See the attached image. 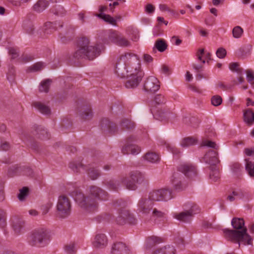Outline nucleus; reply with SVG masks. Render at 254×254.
Masks as SVG:
<instances>
[{
	"label": "nucleus",
	"instance_id": "f257e3e1",
	"mask_svg": "<svg viewBox=\"0 0 254 254\" xmlns=\"http://www.w3.org/2000/svg\"><path fill=\"white\" fill-rule=\"evenodd\" d=\"M71 196L74 199L78 206L86 212H92L98 207V200H106L109 194L101 188L92 186L90 187L88 195L85 196L79 189H76L70 192Z\"/></svg>",
	"mask_w": 254,
	"mask_h": 254
},
{
	"label": "nucleus",
	"instance_id": "1a4fd4ad",
	"mask_svg": "<svg viewBox=\"0 0 254 254\" xmlns=\"http://www.w3.org/2000/svg\"><path fill=\"white\" fill-rule=\"evenodd\" d=\"M154 201H166L173 197L171 190L162 189L154 190L149 193Z\"/></svg>",
	"mask_w": 254,
	"mask_h": 254
},
{
	"label": "nucleus",
	"instance_id": "0eeeda50",
	"mask_svg": "<svg viewBox=\"0 0 254 254\" xmlns=\"http://www.w3.org/2000/svg\"><path fill=\"white\" fill-rule=\"evenodd\" d=\"M49 241L50 236L47 231L44 229L34 230L30 233L28 237L29 245L37 247H45Z\"/></svg>",
	"mask_w": 254,
	"mask_h": 254
},
{
	"label": "nucleus",
	"instance_id": "4be33fe9",
	"mask_svg": "<svg viewBox=\"0 0 254 254\" xmlns=\"http://www.w3.org/2000/svg\"><path fill=\"white\" fill-rule=\"evenodd\" d=\"M153 254H175V249L173 246L167 245L156 250Z\"/></svg>",
	"mask_w": 254,
	"mask_h": 254
},
{
	"label": "nucleus",
	"instance_id": "5701e85b",
	"mask_svg": "<svg viewBox=\"0 0 254 254\" xmlns=\"http://www.w3.org/2000/svg\"><path fill=\"white\" fill-rule=\"evenodd\" d=\"M127 216H128V211L127 210H121L116 218L117 223L119 225H124L126 224Z\"/></svg>",
	"mask_w": 254,
	"mask_h": 254
},
{
	"label": "nucleus",
	"instance_id": "a211bd4d",
	"mask_svg": "<svg viewBox=\"0 0 254 254\" xmlns=\"http://www.w3.org/2000/svg\"><path fill=\"white\" fill-rule=\"evenodd\" d=\"M108 239L106 236L102 233L97 234L92 242L93 246L98 248H103L107 245Z\"/></svg>",
	"mask_w": 254,
	"mask_h": 254
},
{
	"label": "nucleus",
	"instance_id": "13d9d810",
	"mask_svg": "<svg viewBox=\"0 0 254 254\" xmlns=\"http://www.w3.org/2000/svg\"><path fill=\"white\" fill-rule=\"evenodd\" d=\"M159 8L160 10L162 11H167L173 15L176 14L175 11L171 9L166 4H161L159 5Z\"/></svg>",
	"mask_w": 254,
	"mask_h": 254
},
{
	"label": "nucleus",
	"instance_id": "39448f33",
	"mask_svg": "<svg viewBox=\"0 0 254 254\" xmlns=\"http://www.w3.org/2000/svg\"><path fill=\"white\" fill-rule=\"evenodd\" d=\"M196 175V169L191 164L184 163L180 165L178 167V172H175L173 174L171 180L174 189L177 190H181L185 188V185L184 184V175L188 178L192 179Z\"/></svg>",
	"mask_w": 254,
	"mask_h": 254
},
{
	"label": "nucleus",
	"instance_id": "a19ab883",
	"mask_svg": "<svg viewBox=\"0 0 254 254\" xmlns=\"http://www.w3.org/2000/svg\"><path fill=\"white\" fill-rule=\"evenodd\" d=\"M210 178L213 181L216 182L219 179V171L218 169L215 165L211 167V172H210Z\"/></svg>",
	"mask_w": 254,
	"mask_h": 254
},
{
	"label": "nucleus",
	"instance_id": "864d4df0",
	"mask_svg": "<svg viewBox=\"0 0 254 254\" xmlns=\"http://www.w3.org/2000/svg\"><path fill=\"white\" fill-rule=\"evenodd\" d=\"M154 100L158 105L164 104L166 101L164 96L161 94L156 95L154 97Z\"/></svg>",
	"mask_w": 254,
	"mask_h": 254
},
{
	"label": "nucleus",
	"instance_id": "cd10ccee",
	"mask_svg": "<svg viewBox=\"0 0 254 254\" xmlns=\"http://www.w3.org/2000/svg\"><path fill=\"white\" fill-rule=\"evenodd\" d=\"M183 122L186 124L190 126L193 128H197L199 124V120L195 117H191L190 118L186 117L183 119Z\"/></svg>",
	"mask_w": 254,
	"mask_h": 254
},
{
	"label": "nucleus",
	"instance_id": "f03ea898",
	"mask_svg": "<svg viewBox=\"0 0 254 254\" xmlns=\"http://www.w3.org/2000/svg\"><path fill=\"white\" fill-rule=\"evenodd\" d=\"M231 224L235 230H223L225 237L227 240L238 243L239 246L241 244H252V238L247 233V229L244 227L245 222L243 219L233 218Z\"/></svg>",
	"mask_w": 254,
	"mask_h": 254
},
{
	"label": "nucleus",
	"instance_id": "6e6d98bb",
	"mask_svg": "<svg viewBox=\"0 0 254 254\" xmlns=\"http://www.w3.org/2000/svg\"><path fill=\"white\" fill-rule=\"evenodd\" d=\"M6 224V212L0 209V227H3Z\"/></svg>",
	"mask_w": 254,
	"mask_h": 254
},
{
	"label": "nucleus",
	"instance_id": "9b49d317",
	"mask_svg": "<svg viewBox=\"0 0 254 254\" xmlns=\"http://www.w3.org/2000/svg\"><path fill=\"white\" fill-rule=\"evenodd\" d=\"M108 38L111 42L120 47H127L130 45V42L127 38L115 31L110 33Z\"/></svg>",
	"mask_w": 254,
	"mask_h": 254
},
{
	"label": "nucleus",
	"instance_id": "0e129e2a",
	"mask_svg": "<svg viewBox=\"0 0 254 254\" xmlns=\"http://www.w3.org/2000/svg\"><path fill=\"white\" fill-rule=\"evenodd\" d=\"M232 194L236 198L241 199L244 196V192L241 190H236L232 191Z\"/></svg>",
	"mask_w": 254,
	"mask_h": 254
},
{
	"label": "nucleus",
	"instance_id": "dca6fc26",
	"mask_svg": "<svg viewBox=\"0 0 254 254\" xmlns=\"http://www.w3.org/2000/svg\"><path fill=\"white\" fill-rule=\"evenodd\" d=\"M143 72H138L137 74L128 75L126 76L128 78L127 81L125 86L127 88H133L138 86L143 76Z\"/></svg>",
	"mask_w": 254,
	"mask_h": 254
},
{
	"label": "nucleus",
	"instance_id": "20e7f679",
	"mask_svg": "<svg viewBox=\"0 0 254 254\" xmlns=\"http://www.w3.org/2000/svg\"><path fill=\"white\" fill-rule=\"evenodd\" d=\"M77 44L78 49L73 55V57L76 59L93 60L100 55V49L97 45H92L87 37L80 38Z\"/></svg>",
	"mask_w": 254,
	"mask_h": 254
},
{
	"label": "nucleus",
	"instance_id": "8fccbe9b",
	"mask_svg": "<svg viewBox=\"0 0 254 254\" xmlns=\"http://www.w3.org/2000/svg\"><path fill=\"white\" fill-rule=\"evenodd\" d=\"M243 32V29L239 26H235L232 30L233 36L235 38H240Z\"/></svg>",
	"mask_w": 254,
	"mask_h": 254
},
{
	"label": "nucleus",
	"instance_id": "680f3d73",
	"mask_svg": "<svg viewBox=\"0 0 254 254\" xmlns=\"http://www.w3.org/2000/svg\"><path fill=\"white\" fill-rule=\"evenodd\" d=\"M216 54L219 58L222 59L225 57L226 51L223 48H220L217 50Z\"/></svg>",
	"mask_w": 254,
	"mask_h": 254
},
{
	"label": "nucleus",
	"instance_id": "7ed1b4c3",
	"mask_svg": "<svg viewBox=\"0 0 254 254\" xmlns=\"http://www.w3.org/2000/svg\"><path fill=\"white\" fill-rule=\"evenodd\" d=\"M139 60L136 55L127 53L122 55L116 63L115 72L121 78H125L128 75H132L138 72H143L140 70Z\"/></svg>",
	"mask_w": 254,
	"mask_h": 254
},
{
	"label": "nucleus",
	"instance_id": "4c0bfd02",
	"mask_svg": "<svg viewBox=\"0 0 254 254\" xmlns=\"http://www.w3.org/2000/svg\"><path fill=\"white\" fill-rule=\"evenodd\" d=\"M52 82V80L50 79H47L42 81L39 86V91L45 93L48 92Z\"/></svg>",
	"mask_w": 254,
	"mask_h": 254
},
{
	"label": "nucleus",
	"instance_id": "2f4dec72",
	"mask_svg": "<svg viewBox=\"0 0 254 254\" xmlns=\"http://www.w3.org/2000/svg\"><path fill=\"white\" fill-rule=\"evenodd\" d=\"M97 17L103 19L105 22L108 24H112L113 25H117L116 19L110 15L105 14L104 13H100L96 15Z\"/></svg>",
	"mask_w": 254,
	"mask_h": 254
},
{
	"label": "nucleus",
	"instance_id": "ddd939ff",
	"mask_svg": "<svg viewBox=\"0 0 254 254\" xmlns=\"http://www.w3.org/2000/svg\"><path fill=\"white\" fill-rule=\"evenodd\" d=\"M134 138L130 136L127 138L126 144L122 148V152L125 154H131L135 155L138 154L141 150L140 147L133 143Z\"/></svg>",
	"mask_w": 254,
	"mask_h": 254
},
{
	"label": "nucleus",
	"instance_id": "2eb2a0df",
	"mask_svg": "<svg viewBox=\"0 0 254 254\" xmlns=\"http://www.w3.org/2000/svg\"><path fill=\"white\" fill-rule=\"evenodd\" d=\"M12 228L14 233L19 235L24 232L25 221L20 217L14 216L11 219Z\"/></svg>",
	"mask_w": 254,
	"mask_h": 254
},
{
	"label": "nucleus",
	"instance_id": "052dcab7",
	"mask_svg": "<svg viewBox=\"0 0 254 254\" xmlns=\"http://www.w3.org/2000/svg\"><path fill=\"white\" fill-rule=\"evenodd\" d=\"M65 251L69 254H72L76 251L75 246L74 244H69L65 247Z\"/></svg>",
	"mask_w": 254,
	"mask_h": 254
},
{
	"label": "nucleus",
	"instance_id": "f3484780",
	"mask_svg": "<svg viewBox=\"0 0 254 254\" xmlns=\"http://www.w3.org/2000/svg\"><path fill=\"white\" fill-rule=\"evenodd\" d=\"M155 117L161 121L172 120L176 117L175 115L165 108L158 109L155 114Z\"/></svg>",
	"mask_w": 254,
	"mask_h": 254
},
{
	"label": "nucleus",
	"instance_id": "5fc2aeb1",
	"mask_svg": "<svg viewBox=\"0 0 254 254\" xmlns=\"http://www.w3.org/2000/svg\"><path fill=\"white\" fill-rule=\"evenodd\" d=\"M222 98L219 95H214L211 98V103L214 106H218L221 104Z\"/></svg>",
	"mask_w": 254,
	"mask_h": 254
},
{
	"label": "nucleus",
	"instance_id": "e2e57ef3",
	"mask_svg": "<svg viewBox=\"0 0 254 254\" xmlns=\"http://www.w3.org/2000/svg\"><path fill=\"white\" fill-rule=\"evenodd\" d=\"M34 58L30 55H24L22 56L20 58V61L22 63H27L32 61Z\"/></svg>",
	"mask_w": 254,
	"mask_h": 254
},
{
	"label": "nucleus",
	"instance_id": "7c9ffc66",
	"mask_svg": "<svg viewBox=\"0 0 254 254\" xmlns=\"http://www.w3.org/2000/svg\"><path fill=\"white\" fill-rule=\"evenodd\" d=\"M144 159L149 162L155 163L160 160V157L158 154L155 152H150L147 153L144 156Z\"/></svg>",
	"mask_w": 254,
	"mask_h": 254
},
{
	"label": "nucleus",
	"instance_id": "338daca9",
	"mask_svg": "<svg viewBox=\"0 0 254 254\" xmlns=\"http://www.w3.org/2000/svg\"><path fill=\"white\" fill-rule=\"evenodd\" d=\"M10 148V144L6 141L1 142L0 144V150L7 151Z\"/></svg>",
	"mask_w": 254,
	"mask_h": 254
},
{
	"label": "nucleus",
	"instance_id": "6ab92c4d",
	"mask_svg": "<svg viewBox=\"0 0 254 254\" xmlns=\"http://www.w3.org/2000/svg\"><path fill=\"white\" fill-rule=\"evenodd\" d=\"M217 151L210 150L204 156V159L206 163L212 166L215 165L219 162Z\"/></svg>",
	"mask_w": 254,
	"mask_h": 254
},
{
	"label": "nucleus",
	"instance_id": "c9c22d12",
	"mask_svg": "<svg viewBox=\"0 0 254 254\" xmlns=\"http://www.w3.org/2000/svg\"><path fill=\"white\" fill-rule=\"evenodd\" d=\"M161 145H164L166 146L167 150L171 152L174 155H178L180 153V151L173 144L167 142L165 140H162L160 142Z\"/></svg>",
	"mask_w": 254,
	"mask_h": 254
},
{
	"label": "nucleus",
	"instance_id": "423d86ee",
	"mask_svg": "<svg viewBox=\"0 0 254 254\" xmlns=\"http://www.w3.org/2000/svg\"><path fill=\"white\" fill-rule=\"evenodd\" d=\"M154 202L149 193L141 197L137 203V212L145 216L149 215L154 218L164 217L165 213L154 208Z\"/></svg>",
	"mask_w": 254,
	"mask_h": 254
},
{
	"label": "nucleus",
	"instance_id": "ea45409f",
	"mask_svg": "<svg viewBox=\"0 0 254 254\" xmlns=\"http://www.w3.org/2000/svg\"><path fill=\"white\" fill-rule=\"evenodd\" d=\"M80 116L84 120H89L92 117V113L89 108H83L80 113Z\"/></svg>",
	"mask_w": 254,
	"mask_h": 254
},
{
	"label": "nucleus",
	"instance_id": "4468645a",
	"mask_svg": "<svg viewBox=\"0 0 254 254\" xmlns=\"http://www.w3.org/2000/svg\"><path fill=\"white\" fill-rule=\"evenodd\" d=\"M131 248L123 242L114 243L111 250V254H131Z\"/></svg>",
	"mask_w": 254,
	"mask_h": 254
},
{
	"label": "nucleus",
	"instance_id": "774afa93",
	"mask_svg": "<svg viewBox=\"0 0 254 254\" xmlns=\"http://www.w3.org/2000/svg\"><path fill=\"white\" fill-rule=\"evenodd\" d=\"M155 10V7L151 4L148 3L145 6V11L148 13H152Z\"/></svg>",
	"mask_w": 254,
	"mask_h": 254
},
{
	"label": "nucleus",
	"instance_id": "a878e982",
	"mask_svg": "<svg viewBox=\"0 0 254 254\" xmlns=\"http://www.w3.org/2000/svg\"><path fill=\"white\" fill-rule=\"evenodd\" d=\"M163 242L162 238L155 236L148 237L146 242V247L150 249L155 245L160 244Z\"/></svg>",
	"mask_w": 254,
	"mask_h": 254
},
{
	"label": "nucleus",
	"instance_id": "09e8293b",
	"mask_svg": "<svg viewBox=\"0 0 254 254\" xmlns=\"http://www.w3.org/2000/svg\"><path fill=\"white\" fill-rule=\"evenodd\" d=\"M88 175L91 179L94 180L97 179L99 177L100 173L98 170L95 169L94 168H90L88 170Z\"/></svg>",
	"mask_w": 254,
	"mask_h": 254
},
{
	"label": "nucleus",
	"instance_id": "b1692460",
	"mask_svg": "<svg viewBox=\"0 0 254 254\" xmlns=\"http://www.w3.org/2000/svg\"><path fill=\"white\" fill-rule=\"evenodd\" d=\"M121 183L125 185L127 189L130 190H135L137 188L136 183L132 181L130 179L127 177H123L121 178Z\"/></svg>",
	"mask_w": 254,
	"mask_h": 254
},
{
	"label": "nucleus",
	"instance_id": "c03bdc74",
	"mask_svg": "<svg viewBox=\"0 0 254 254\" xmlns=\"http://www.w3.org/2000/svg\"><path fill=\"white\" fill-rule=\"evenodd\" d=\"M69 168L76 173L79 172L81 169H85V167L81 163L75 162H71L69 164Z\"/></svg>",
	"mask_w": 254,
	"mask_h": 254
},
{
	"label": "nucleus",
	"instance_id": "c756f323",
	"mask_svg": "<svg viewBox=\"0 0 254 254\" xmlns=\"http://www.w3.org/2000/svg\"><path fill=\"white\" fill-rule=\"evenodd\" d=\"M130 179L136 184H141L145 180L143 175L139 172H133L130 173Z\"/></svg>",
	"mask_w": 254,
	"mask_h": 254
},
{
	"label": "nucleus",
	"instance_id": "412c9836",
	"mask_svg": "<svg viewBox=\"0 0 254 254\" xmlns=\"http://www.w3.org/2000/svg\"><path fill=\"white\" fill-rule=\"evenodd\" d=\"M49 5L48 2L46 0H38L33 6L34 11L40 13L43 11Z\"/></svg>",
	"mask_w": 254,
	"mask_h": 254
},
{
	"label": "nucleus",
	"instance_id": "37998d69",
	"mask_svg": "<svg viewBox=\"0 0 254 254\" xmlns=\"http://www.w3.org/2000/svg\"><path fill=\"white\" fill-rule=\"evenodd\" d=\"M51 11L58 16H63L65 13L64 8L60 5H56L51 9Z\"/></svg>",
	"mask_w": 254,
	"mask_h": 254
},
{
	"label": "nucleus",
	"instance_id": "393cba45",
	"mask_svg": "<svg viewBox=\"0 0 254 254\" xmlns=\"http://www.w3.org/2000/svg\"><path fill=\"white\" fill-rule=\"evenodd\" d=\"M254 117V112L251 109H247L244 112L243 118L244 121L248 126H252L254 123L253 118Z\"/></svg>",
	"mask_w": 254,
	"mask_h": 254
},
{
	"label": "nucleus",
	"instance_id": "c85d7f7f",
	"mask_svg": "<svg viewBox=\"0 0 254 254\" xmlns=\"http://www.w3.org/2000/svg\"><path fill=\"white\" fill-rule=\"evenodd\" d=\"M33 106L43 114L49 115L51 113L50 109L40 102H35L33 104Z\"/></svg>",
	"mask_w": 254,
	"mask_h": 254
},
{
	"label": "nucleus",
	"instance_id": "aec40b11",
	"mask_svg": "<svg viewBox=\"0 0 254 254\" xmlns=\"http://www.w3.org/2000/svg\"><path fill=\"white\" fill-rule=\"evenodd\" d=\"M63 26V23L59 22H47L43 26V31L46 34H51L58 29V26L62 28Z\"/></svg>",
	"mask_w": 254,
	"mask_h": 254
},
{
	"label": "nucleus",
	"instance_id": "bb28decb",
	"mask_svg": "<svg viewBox=\"0 0 254 254\" xmlns=\"http://www.w3.org/2000/svg\"><path fill=\"white\" fill-rule=\"evenodd\" d=\"M35 134L38 137L42 139H47L49 138V133L44 127L41 126H37L35 129Z\"/></svg>",
	"mask_w": 254,
	"mask_h": 254
},
{
	"label": "nucleus",
	"instance_id": "49530a36",
	"mask_svg": "<svg viewBox=\"0 0 254 254\" xmlns=\"http://www.w3.org/2000/svg\"><path fill=\"white\" fill-rule=\"evenodd\" d=\"M101 127L104 131L108 130L109 131H112L113 130L112 127L113 124L107 119H104L102 121L101 123Z\"/></svg>",
	"mask_w": 254,
	"mask_h": 254
},
{
	"label": "nucleus",
	"instance_id": "69168bd1",
	"mask_svg": "<svg viewBox=\"0 0 254 254\" xmlns=\"http://www.w3.org/2000/svg\"><path fill=\"white\" fill-rule=\"evenodd\" d=\"M231 169L234 173L237 174L241 170V165L238 163H234L232 165Z\"/></svg>",
	"mask_w": 254,
	"mask_h": 254
},
{
	"label": "nucleus",
	"instance_id": "6e6552de",
	"mask_svg": "<svg viewBox=\"0 0 254 254\" xmlns=\"http://www.w3.org/2000/svg\"><path fill=\"white\" fill-rule=\"evenodd\" d=\"M56 209L57 215L59 218H65L70 215L71 202L67 195L63 194L59 196Z\"/></svg>",
	"mask_w": 254,
	"mask_h": 254
},
{
	"label": "nucleus",
	"instance_id": "3c124183",
	"mask_svg": "<svg viewBox=\"0 0 254 254\" xmlns=\"http://www.w3.org/2000/svg\"><path fill=\"white\" fill-rule=\"evenodd\" d=\"M247 74V79L248 81L254 88V74L251 69H248L246 71Z\"/></svg>",
	"mask_w": 254,
	"mask_h": 254
},
{
	"label": "nucleus",
	"instance_id": "9d476101",
	"mask_svg": "<svg viewBox=\"0 0 254 254\" xmlns=\"http://www.w3.org/2000/svg\"><path fill=\"white\" fill-rule=\"evenodd\" d=\"M199 211L198 206L196 204H193L189 210L176 214L174 217L181 221L189 222L192 220L193 215L194 214L197 213Z\"/></svg>",
	"mask_w": 254,
	"mask_h": 254
},
{
	"label": "nucleus",
	"instance_id": "473e14b6",
	"mask_svg": "<svg viewBox=\"0 0 254 254\" xmlns=\"http://www.w3.org/2000/svg\"><path fill=\"white\" fill-rule=\"evenodd\" d=\"M245 169L251 177L254 178V162L251 161L249 159H245Z\"/></svg>",
	"mask_w": 254,
	"mask_h": 254
},
{
	"label": "nucleus",
	"instance_id": "79ce46f5",
	"mask_svg": "<svg viewBox=\"0 0 254 254\" xmlns=\"http://www.w3.org/2000/svg\"><path fill=\"white\" fill-rule=\"evenodd\" d=\"M121 183V179L120 180H110L105 183V185L110 190H116L120 186Z\"/></svg>",
	"mask_w": 254,
	"mask_h": 254
},
{
	"label": "nucleus",
	"instance_id": "e433bc0d",
	"mask_svg": "<svg viewBox=\"0 0 254 254\" xmlns=\"http://www.w3.org/2000/svg\"><path fill=\"white\" fill-rule=\"evenodd\" d=\"M154 48L157 49L159 52H163L167 49V45L164 40L159 39L156 41Z\"/></svg>",
	"mask_w": 254,
	"mask_h": 254
},
{
	"label": "nucleus",
	"instance_id": "a18cd8bd",
	"mask_svg": "<svg viewBox=\"0 0 254 254\" xmlns=\"http://www.w3.org/2000/svg\"><path fill=\"white\" fill-rule=\"evenodd\" d=\"M229 68L232 71L237 72L239 75H243V69L237 63H232L229 64Z\"/></svg>",
	"mask_w": 254,
	"mask_h": 254
},
{
	"label": "nucleus",
	"instance_id": "bf43d9fd",
	"mask_svg": "<svg viewBox=\"0 0 254 254\" xmlns=\"http://www.w3.org/2000/svg\"><path fill=\"white\" fill-rule=\"evenodd\" d=\"M137 219L135 218L133 214L130 213L128 211V216L127 217V223L132 225H135L137 223Z\"/></svg>",
	"mask_w": 254,
	"mask_h": 254
},
{
	"label": "nucleus",
	"instance_id": "de8ad7c7",
	"mask_svg": "<svg viewBox=\"0 0 254 254\" xmlns=\"http://www.w3.org/2000/svg\"><path fill=\"white\" fill-rule=\"evenodd\" d=\"M45 66L44 63L38 62L29 67L28 70L30 71H38L42 69Z\"/></svg>",
	"mask_w": 254,
	"mask_h": 254
},
{
	"label": "nucleus",
	"instance_id": "f8f14e48",
	"mask_svg": "<svg viewBox=\"0 0 254 254\" xmlns=\"http://www.w3.org/2000/svg\"><path fill=\"white\" fill-rule=\"evenodd\" d=\"M160 87V82L154 76L147 77L143 83V89L145 91L149 93H154L158 91Z\"/></svg>",
	"mask_w": 254,
	"mask_h": 254
},
{
	"label": "nucleus",
	"instance_id": "58836bf2",
	"mask_svg": "<svg viewBox=\"0 0 254 254\" xmlns=\"http://www.w3.org/2000/svg\"><path fill=\"white\" fill-rule=\"evenodd\" d=\"M23 27L25 31L28 34L33 33L35 29L33 23L28 20L24 21L23 23Z\"/></svg>",
	"mask_w": 254,
	"mask_h": 254
},
{
	"label": "nucleus",
	"instance_id": "f704fd0d",
	"mask_svg": "<svg viewBox=\"0 0 254 254\" xmlns=\"http://www.w3.org/2000/svg\"><path fill=\"white\" fill-rule=\"evenodd\" d=\"M120 126L123 129H132L135 126L134 123L127 118L123 119L121 122Z\"/></svg>",
	"mask_w": 254,
	"mask_h": 254
},
{
	"label": "nucleus",
	"instance_id": "72a5a7b5",
	"mask_svg": "<svg viewBox=\"0 0 254 254\" xmlns=\"http://www.w3.org/2000/svg\"><path fill=\"white\" fill-rule=\"evenodd\" d=\"M197 140L193 137H188L184 138L181 141V145L184 147H189L197 143Z\"/></svg>",
	"mask_w": 254,
	"mask_h": 254
},
{
	"label": "nucleus",
	"instance_id": "603ef678",
	"mask_svg": "<svg viewBox=\"0 0 254 254\" xmlns=\"http://www.w3.org/2000/svg\"><path fill=\"white\" fill-rule=\"evenodd\" d=\"M201 145L203 146L209 147L216 150L218 149L219 148L218 146L215 143V142L208 140H203Z\"/></svg>",
	"mask_w": 254,
	"mask_h": 254
},
{
	"label": "nucleus",
	"instance_id": "4d7b16f0",
	"mask_svg": "<svg viewBox=\"0 0 254 254\" xmlns=\"http://www.w3.org/2000/svg\"><path fill=\"white\" fill-rule=\"evenodd\" d=\"M28 192V188L23 187L20 190V192L18 195V199L20 200H23L25 199V197L27 195Z\"/></svg>",
	"mask_w": 254,
	"mask_h": 254
}]
</instances>
